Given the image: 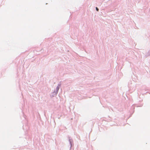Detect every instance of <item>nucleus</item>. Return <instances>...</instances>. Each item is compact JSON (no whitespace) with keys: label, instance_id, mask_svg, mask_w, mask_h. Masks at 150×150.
Masks as SVG:
<instances>
[{"label":"nucleus","instance_id":"nucleus-1","mask_svg":"<svg viewBox=\"0 0 150 150\" xmlns=\"http://www.w3.org/2000/svg\"><path fill=\"white\" fill-rule=\"evenodd\" d=\"M96 10L97 11H98L99 9H98V8H97V7H96Z\"/></svg>","mask_w":150,"mask_h":150}]
</instances>
